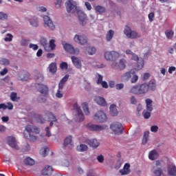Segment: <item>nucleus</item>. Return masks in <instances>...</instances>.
<instances>
[{
	"label": "nucleus",
	"instance_id": "1",
	"mask_svg": "<svg viewBox=\"0 0 176 176\" xmlns=\"http://www.w3.org/2000/svg\"><path fill=\"white\" fill-rule=\"evenodd\" d=\"M41 132V129L35 126L32 125H27L25 126V129L23 132L24 137L27 140H29L30 141H36L38 140V137L32 135V133H34L35 134H39Z\"/></svg>",
	"mask_w": 176,
	"mask_h": 176
},
{
	"label": "nucleus",
	"instance_id": "2",
	"mask_svg": "<svg viewBox=\"0 0 176 176\" xmlns=\"http://www.w3.org/2000/svg\"><path fill=\"white\" fill-rule=\"evenodd\" d=\"M148 91L147 83H143L139 85L133 86L130 90V93H132L133 94H137L138 96L141 94H146Z\"/></svg>",
	"mask_w": 176,
	"mask_h": 176
},
{
	"label": "nucleus",
	"instance_id": "3",
	"mask_svg": "<svg viewBox=\"0 0 176 176\" xmlns=\"http://www.w3.org/2000/svg\"><path fill=\"white\" fill-rule=\"evenodd\" d=\"M73 107L77 113L75 118L76 122H83V120H85V115H83V111H82L78 103H74Z\"/></svg>",
	"mask_w": 176,
	"mask_h": 176
},
{
	"label": "nucleus",
	"instance_id": "4",
	"mask_svg": "<svg viewBox=\"0 0 176 176\" xmlns=\"http://www.w3.org/2000/svg\"><path fill=\"white\" fill-rule=\"evenodd\" d=\"M120 57V54L115 51H107L104 52V58L107 61H113V60H118Z\"/></svg>",
	"mask_w": 176,
	"mask_h": 176
},
{
	"label": "nucleus",
	"instance_id": "5",
	"mask_svg": "<svg viewBox=\"0 0 176 176\" xmlns=\"http://www.w3.org/2000/svg\"><path fill=\"white\" fill-rule=\"evenodd\" d=\"M110 129L113 131L116 134H122L123 133V125H122L120 122H113L111 124Z\"/></svg>",
	"mask_w": 176,
	"mask_h": 176
},
{
	"label": "nucleus",
	"instance_id": "6",
	"mask_svg": "<svg viewBox=\"0 0 176 176\" xmlns=\"http://www.w3.org/2000/svg\"><path fill=\"white\" fill-rule=\"evenodd\" d=\"M111 68H113V69L123 71V69L126 68V60L120 59L118 63L116 62H113L111 64Z\"/></svg>",
	"mask_w": 176,
	"mask_h": 176
},
{
	"label": "nucleus",
	"instance_id": "7",
	"mask_svg": "<svg viewBox=\"0 0 176 176\" xmlns=\"http://www.w3.org/2000/svg\"><path fill=\"white\" fill-rule=\"evenodd\" d=\"M124 34H125L127 38H129L130 39H135V38H140L138 33H137V32L132 31L129 26H126L124 30Z\"/></svg>",
	"mask_w": 176,
	"mask_h": 176
},
{
	"label": "nucleus",
	"instance_id": "8",
	"mask_svg": "<svg viewBox=\"0 0 176 176\" xmlns=\"http://www.w3.org/2000/svg\"><path fill=\"white\" fill-rule=\"evenodd\" d=\"M63 47L65 52H67V53H69L70 54L78 55L80 52L79 48H75L72 45L68 43L63 44Z\"/></svg>",
	"mask_w": 176,
	"mask_h": 176
},
{
	"label": "nucleus",
	"instance_id": "9",
	"mask_svg": "<svg viewBox=\"0 0 176 176\" xmlns=\"http://www.w3.org/2000/svg\"><path fill=\"white\" fill-rule=\"evenodd\" d=\"M74 39L79 45H87V36L85 34H76Z\"/></svg>",
	"mask_w": 176,
	"mask_h": 176
},
{
	"label": "nucleus",
	"instance_id": "10",
	"mask_svg": "<svg viewBox=\"0 0 176 176\" xmlns=\"http://www.w3.org/2000/svg\"><path fill=\"white\" fill-rule=\"evenodd\" d=\"M94 119L98 123H104L107 120V115L104 114V111H99L95 114Z\"/></svg>",
	"mask_w": 176,
	"mask_h": 176
},
{
	"label": "nucleus",
	"instance_id": "11",
	"mask_svg": "<svg viewBox=\"0 0 176 176\" xmlns=\"http://www.w3.org/2000/svg\"><path fill=\"white\" fill-rule=\"evenodd\" d=\"M131 60H134V61H137V66L136 68L137 69H142L144 68V59L140 58L138 56L135 54H133Z\"/></svg>",
	"mask_w": 176,
	"mask_h": 176
},
{
	"label": "nucleus",
	"instance_id": "12",
	"mask_svg": "<svg viewBox=\"0 0 176 176\" xmlns=\"http://www.w3.org/2000/svg\"><path fill=\"white\" fill-rule=\"evenodd\" d=\"M35 87L37 89L39 93L44 94L45 96H47V93H49V87H47L46 85L36 83L35 84Z\"/></svg>",
	"mask_w": 176,
	"mask_h": 176
},
{
	"label": "nucleus",
	"instance_id": "13",
	"mask_svg": "<svg viewBox=\"0 0 176 176\" xmlns=\"http://www.w3.org/2000/svg\"><path fill=\"white\" fill-rule=\"evenodd\" d=\"M7 143L11 148H13L14 149H16V151H19V145H17V141H16V138H14V137L8 136L7 138Z\"/></svg>",
	"mask_w": 176,
	"mask_h": 176
},
{
	"label": "nucleus",
	"instance_id": "14",
	"mask_svg": "<svg viewBox=\"0 0 176 176\" xmlns=\"http://www.w3.org/2000/svg\"><path fill=\"white\" fill-rule=\"evenodd\" d=\"M66 9L68 13L72 11L75 12V10H76V1L68 0L66 3Z\"/></svg>",
	"mask_w": 176,
	"mask_h": 176
},
{
	"label": "nucleus",
	"instance_id": "15",
	"mask_svg": "<svg viewBox=\"0 0 176 176\" xmlns=\"http://www.w3.org/2000/svg\"><path fill=\"white\" fill-rule=\"evenodd\" d=\"M43 20H44V23L45 27H48V28H50V30H52L56 28V26L53 23V21L50 19V17L45 15L43 16Z\"/></svg>",
	"mask_w": 176,
	"mask_h": 176
},
{
	"label": "nucleus",
	"instance_id": "16",
	"mask_svg": "<svg viewBox=\"0 0 176 176\" xmlns=\"http://www.w3.org/2000/svg\"><path fill=\"white\" fill-rule=\"evenodd\" d=\"M73 65L76 67L78 69H80L82 68V60L75 56L71 57Z\"/></svg>",
	"mask_w": 176,
	"mask_h": 176
},
{
	"label": "nucleus",
	"instance_id": "17",
	"mask_svg": "<svg viewBox=\"0 0 176 176\" xmlns=\"http://www.w3.org/2000/svg\"><path fill=\"white\" fill-rule=\"evenodd\" d=\"M89 130L91 131H101L102 130H105L107 129L106 125H96V124H91L89 126Z\"/></svg>",
	"mask_w": 176,
	"mask_h": 176
},
{
	"label": "nucleus",
	"instance_id": "18",
	"mask_svg": "<svg viewBox=\"0 0 176 176\" xmlns=\"http://www.w3.org/2000/svg\"><path fill=\"white\" fill-rule=\"evenodd\" d=\"M41 174L43 175H47L50 176L52 174H53V167L51 166H46L45 168L42 170Z\"/></svg>",
	"mask_w": 176,
	"mask_h": 176
},
{
	"label": "nucleus",
	"instance_id": "19",
	"mask_svg": "<svg viewBox=\"0 0 176 176\" xmlns=\"http://www.w3.org/2000/svg\"><path fill=\"white\" fill-rule=\"evenodd\" d=\"M78 19L82 25H85L87 23V16L83 12L78 14Z\"/></svg>",
	"mask_w": 176,
	"mask_h": 176
},
{
	"label": "nucleus",
	"instance_id": "20",
	"mask_svg": "<svg viewBox=\"0 0 176 176\" xmlns=\"http://www.w3.org/2000/svg\"><path fill=\"white\" fill-rule=\"evenodd\" d=\"M121 175H129L130 174V164H125L123 168L120 170Z\"/></svg>",
	"mask_w": 176,
	"mask_h": 176
},
{
	"label": "nucleus",
	"instance_id": "21",
	"mask_svg": "<svg viewBox=\"0 0 176 176\" xmlns=\"http://www.w3.org/2000/svg\"><path fill=\"white\" fill-rule=\"evenodd\" d=\"M94 101L100 107H105L107 105V101L104 98L100 96H96L94 98Z\"/></svg>",
	"mask_w": 176,
	"mask_h": 176
},
{
	"label": "nucleus",
	"instance_id": "22",
	"mask_svg": "<svg viewBox=\"0 0 176 176\" xmlns=\"http://www.w3.org/2000/svg\"><path fill=\"white\" fill-rule=\"evenodd\" d=\"M152 173L155 176H162L163 175V169L160 167L153 166L152 169Z\"/></svg>",
	"mask_w": 176,
	"mask_h": 176
},
{
	"label": "nucleus",
	"instance_id": "23",
	"mask_svg": "<svg viewBox=\"0 0 176 176\" xmlns=\"http://www.w3.org/2000/svg\"><path fill=\"white\" fill-rule=\"evenodd\" d=\"M147 90L149 91L151 90V91H153L156 90V80H151L148 82L147 84Z\"/></svg>",
	"mask_w": 176,
	"mask_h": 176
},
{
	"label": "nucleus",
	"instance_id": "24",
	"mask_svg": "<svg viewBox=\"0 0 176 176\" xmlns=\"http://www.w3.org/2000/svg\"><path fill=\"white\" fill-rule=\"evenodd\" d=\"M87 143L92 148H97L98 146H100V142H98L96 139L89 140L87 141Z\"/></svg>",
	"mask_w": 176,
	"mask_h": 176
},
{
	"label": "nucleus",
	"instance_id": "25",
	"mask_svg": "<svg viewBox=\"0 0 176 176\" xmlns=\"http://www.w3.org/2000/svg\"><path fill=\"white\" fill-rule=\"evenodd\" d=\"M168 173L169 175L176 176V167L174 164H170L168 166Z\"/></svg>",
	"mask_w": 176,
	"mask_h": 176
},
{
	"label": "nucleus",
	"instance_id": "26",
	"mask_svg": "<svg viewBox=\"0 0 176 176\" xmlns=\"http://www.w3.org/2000/svg\"><path fill=\"white\" fill-rule=\"evenodd\" d=\"M157 157H159V154H157V152L155 150L150 151L148 155V158L150 160H156Z\"/></svg>",
	"mask_w": 176,
	"mask_h": 176
},
{
	"label": "nucleus",
	"instance_id": "27",
	"mask_svg": "<svg viewBox=\"0 0 176 176\" xmlns=\"http://www.w3.org/2000/svg\"><path fill=\"white\" fill-rule=\"evenodd\" d=\"M40 43L44 47L45 50H49V43H47V40L45 38H41Z\"/></svg>",
	"mask_w": 176,
	"mask_h": 176
},
{
	"label": "nucleus",
	"instance_id": "28",
	"mask_svg": "<svg viewBox=\"0 0 176 176\" xmlns=\"http://www.w3.org/2000/svg\"><path fill=\"white\" fill-rule=\"evenodd\" d=\"M152 100L147 98L146 99V111L148 112H152L153 111V107H152Z\"/></svg>",
	"mask_w": 176,
	"mask_h": 176
},
{
	"label": "nucleus",
	"instance_id": "29",
	"mask_svg": "<svg viewBox=\"0 0 176 176\" xmlns=\"http://www.w3.org/2000/svg\"><path fill=\"white\" fill-rule=\"evenodd\" d=\"M131 78V72H127L125 74L121 76V80L122 82H126V80H129Z\"/></svg>",
	"mask_w": 176,
	"mask_h": 176
},
{
	"label": "nucleus",
	"instance_id": "30",
	"mask_svg": "<svg viewBox=\"0 0 176 176\" xmlns=\"http://www.w3.org/2000/svg\"><path fill=\"white\" fill-rule=\"evenodd\" d=\"M82 109L84 111V113L87 116H89L90 115V111H89V104L86 102H84L82 104Z\"/></svg>",
	"mask_w": 176,
	"mask_h": 176
},
{
	"label": "nucleus",
	"instance_id": "31",
	"mask_svg": "<svg viewBox=\"0 0 176 176\" xmlns=\"http://www.w3.org/2000/svg\"><path fill=\"white\" fill-rule=\"evenodd\" d=\"M110 115L111 116H116L118 115V109L115 104H111L110 106Z\"/></svg>",
	"mask_w": 176,
	"mask_h": 176
},
{
	"label": "nucleus",
	"instance_id": "32",
	"mask_svg": "<svg viewBox=\"0 0 176 176\" xmlns=\"http://www.w3.org/2000/svg\"><path fill=\"white\" fill-rule=\"evenodd\" d=\"M49 69L50 72H52V74H56V72H57V65L56 63H52L49 65Z\"/></svg>",
	"mask_w": 176,
	"mask_h": 176
},
{
	"label": "nucleus",
	"instance_id": "33",
	"mask_svg": "<svg viewBox=\"0 0 176 176\" xmlns=\"http://www.w3.org/2000/svg\"><path fill=\"white\" fill-rule=\"evenodd\" d=\"M47 116H48V120L49 121H52V122H57V118H56V116H54V114H53V113L50 112V111H47L46 113Z\"/></svg>",
	"mask_w": 176,
	"mask_h": 176
},
{
	"label": "nucleus",
	"instance_id": "34",
	"mask_svg": "<svg viewBox=\"0 0 176 176\" xmlns=\"http://www.w3.org/2000/svg\"><path fill=\"white\" fill-rule=\"evenodd\" d=\"M113 35H115V32L112 30H109L106 34V40L107 42H109L113 38Z\"/></svg>",
	"mask_w": 176,
	"mask_h": 176
},
{
	"label": "nucleus",
	"instance_id": "35",
	"mask_svg": "<svg viewBox=\"0 0 176 176\" xmlns=\"http://www.w3.org/2000/svg\"><path fill=\"white\" fill-rule=\"evenodd\" d=\"M24 163L27 166H34V164H35V161L32 158L28 157L25 159Z\"/></svg>",
	"mask_w": 176,
	"mask_h": 176
},
{
	"label": "nucleus",
	"instance_id": "36",
	"mask_svg": "<svg viewBox=\"0 0 176 176\" xmlns=\"http://www.w3.org/2000/svg\"><path fill=\"white\" fill-rule=\"evenodd\" d=\"M149 138V131H146L144 133V136L142 140V143L143 144V145H145V144H146V142H148V139Z\"/></svg>",
	"mask_w": 176,
	"mask_h": 176
},
{
	"label": "nucleus",
	"instance_id": "37",
	"mask_svg": "<svg viewBox=\"0 0 176 176\" xmlns=\"http://www.w3.org/2000/svg\"><path fill=\"white\" fill-rule=\"evenodd\" d=\"M95 10L97 13H100V14L102 13H105V8L101 6H96L95 7Z\"/></svg>",
	"mask_w": 176,
	"mask_h": 176
},
{
	"label": "nucleus",
	"instance_id": "38",
	"mask_svg": "<svg viewBox=\"0 0 176 176\" xmlns=\"http://www.w3.org/2000/svg\"><path fill=\"white\" fill-rule=\"evenodd\" d=\"M87 149L88 147L86 146V144H80L77 146V151H78V152H85L87 151Z\"/></svg>",
	"mask_w": 176,
	"mask_h": 176
},
{
	"label": "nucleus",
	"instance_id": "39",
	"mask_svg": "<svg viewBox=\"0 0 176 176\" xmlns=\"http://www.w3.org/2000/svg\"><path fill=\"white\" fill-rule=\"evenodd\" d=\"M30 23L32 27H38V19L36 17L33 16L32 19L30 20Z\"/></svg>",
	"mask_w": 176,
	"mask_h": 176
},
{
	"label": "nucleus",
	"instance_id": "40",
	"mask_svg": "<svg viewBox=\"0 0 176 176\" xmlns=\"http://www.w3.org/2000/svg\"><path fill=\"white\" fill-rule=\"evenodd\" d=\"M165 35L167 39H173V36H174V31L167 30L165 32Z\"/></svg>",
	"mask_w": 176,
	"mask_h": 176
},
{
	"label": "nucleus",
	"instance_id": "41",
	"mask_svg": "<svg viewBox=\"0 0 176 176\" xmlns=\"http://www.w3.org/2000/svg\"><path fill=\"white\" fill-rule=\"evenodd\" d=\"M10 97L12 101H19L20 100V97H17V93L16 92H12Z\"/></svg>",
	"mask_w": 176,
	"mask_h": 176
},
{
	"label": "nucleus",
	"instance_id": "42",
	"mask_svg": "<svg viewBox=\"0 0 176 176\" xmlns=\"http://www.w3.org/2000/svg\"><path fill=\"white\" fill-rule=\"evenodd\" d=\"M72 142V136H68L65 139L64 146H67V145H69Z\"/></svg>",
	"mask_w": 176,
	"mask_h": 176
},
{
	"label": "nucleus",
	"instance_id": "43",
	"mask_svg": "<svg viewBox=\"0 0 176 176\" xmlns=\"http://www.w3.org/2000/svg\"><path fill=\"white\" fill-rule=\"evenodd\" d=\"M56 41L54 39H52L50 41V45H48V47H50L52 50H54L56 49V44L54 43Z\"/></svg>",
	"mask_w": 176,
	"mask_h": 176
},
{
	"label": "nucleus",
	"instance_id": "44",
	"mask_svg": "<svg viewBox=\"0 0 176 176\" xmlns=\"http://www.w3.org/2000/svg\"><path fill=\"white\" fill-rule=\"evenodd\" d=\"M144 119H149L151 118V111L144 110L142 113Z\"/></svg>",
	"mask_w": 176,
	"mask_h": 176
},
{
	"label": "nucleus",
	"instance_id": "45",
	"mask_svg": "<svg viewBox=\"0 0 176 176\" xmlns=\"http://www.w3.org/2000/svg\"><path fill=\"white\" fill-rule=\"evenodd\" d=\"M0 63L3 65H9L10 64V62L7 58H1L0 60Z\"/></svg>",
	"mask_w": 176,
	"mask_h": 176
},
{
	"label": "nucleus",
	"instance_id": "46",
	"mask_svg": "<svg viewBox=\"0 0 176 176\" xmlns=\"http://www.w3.org/2000/svg\"><path fill=\"white\" fill-rule=\"evenodd\" d=\"M47 97V95L41 96L37 100L38 102H46Z\"/></svg>",
	"mask_w": 176,
	"mask_h": 176
},
{
	"label": "nucleus",
	"instance_id": "47",
	"mask_svg": "<svg viewBox=\"0 0 176 176\" xmlns=\"http://www.w3.org/2000/svg\"><path fill=\"white\" fill-rule=\"evenodd\" d=\"M96 53V47H89L88 50V54L90 56H92V54H94Z\"/></svg>",
	"mask_w": 176,
	"mask_h": 176
},
{
	"label": "nucleus",
	"instance_id": "48",
	"mask_svg": "<svg viewBox=\"0 0 176 176\" xmlns=\"http://www.w3.org/2000/svg\"><path fill=\"white\" fill-rule=\"evenodd\" d=\"M0 20H8V14L0 12Z\"/></svg>",
	"mask_w": 176,
	"mask_h": 176
},
{
	"label": "nucleus",
	"instance_id": "49",
	"mask_svg": "<svg viewBox=\"0 0 176 176\" xmlns=\"http://www.w3.org/2000/svg\"><path fill=\"white\" fill-rule=\"evenodd\" d=\"M60 68L61 69H68V63H67L66 62H63L60 65Z\"/></svg>",
	"mask_w": 176,
	"mask_h": 176
},
{
	"label": "nucleus",
	"instance_id": "50",
	"mask_svg": "<svg viewBox=\"0 0 176 176\" xmlns=\"http://www.w3.org/2000/svg\"><path fill=\"white\" fill-rule=\"evenodd\" d=\"M47 152H49V148L47 147H45L43 148V151L41 152V155L43 157H46V155H47Z\"/></svg>",
	"mask_w": 176,
	"mask_h": 176
},
{
	"label": "nucleus",
	"instance_id": "51",
	"mask_svg": "<svg viewBox=\"0 0 176 176\" xmlns=\"http://www.w3.org/2000/svg\"><path fill=\"white\" fill-rule=\"evenodd\" d=\"M13 38V36L10 34H8L7 36L4 38L6 42H12V39Z\"/></svg>",
	"mask_w": 176,
	"mask_h": 176
},
{
	"label": "nucleus",
	"instance_id": "52",
	"mask_svg": "<svg viewBox=\"0 0 176 176\" xmlns=\"http://www.w3.org/2000/svg\"><path fill=\"white\" fill-rule=\"evenodd\" d=\"M29 47L30 49H32L33 50H38V49H39V46H38V45L32 43H30L29 45Z\"/></svg>",
	"mask_w": 176,
	"mask_h": 176
},
{
	"label": "nucleus",
	"instance_id": "53",
	"mask_svg": "<svg viewBox=\"0 0 176 176\" xmlns=\"http://www.w3.org/2000/svg\"><path fill=\"white\" fill-rule=\"evenodd\" d=\"M37 122L38 123H41L43 124L45 123V122H46V120H45V118L41 117L40 116H37Z\"/></svg>",
	"mask_w": 176,
	"mask_h": 176
},
{
	"label": "nucleus",
	"instance_id": "54",
	"mask_svg": "<svg viewBox=\"0 0 176 176\" xmlns=\"http://www.w3.org/2000/svg\"><path fill=\"white\" fill-rule=\"evenodd\" d=\"M68 78H69V75L66 74L60 80V82L65 85V82L68 80Z\"/></svg>",
	"mask_w": 176,
	"mask_h": 176
},
{
	"label": "nucleus",
	"instance_id": "55",
	"mask_svg": "<svg viewBox=\"0 0 176 176\" xmlns=\"http://www.w3.org/2000/svg\"><path fill=\"white\" fill-rule=\"evenodd\" d=\"M157 130H159V126L154 125L151 127V131L152 133H157Z\"/></svg>",
	"mask_w": 176,
	"mask_h": 176
},
{
	"label": "nucleus",
	"instance_id": "56",
	"mask_svg": "<svg viewBox=\"0 0 176 176\" xmlns=\"http://www.w3.org/2000/svg\"><path fill=\"white\" fill-rule=\"evenodd\" d=\"M98 75V81L97 83L98 85H101V83H102V76H101V74H97Z\"/></svg>",
	"mask_w": 176,
	"mask_h": 176
},
{
	"label": "nucleus",
	"instance_id": "57",
	"mask_svg": "<svg viewBox=\"0 0 176 176\" xmlns=\"http://www.w3.org/2000/svg\"><path fill=\"white\" fill-rule=\"evenodd\" d=\"M63 93H61V91L60 89L57 90V92L56 94V97H57V98H63Z\"/></svg>",
	"mask_w": 176,
	"mask_h": 176
},
{
	"label": "nucleus",
	"instance_id": "58",
	"mask_svg": "<svg viewBox=\"0 0 176 176\" xmlns=\"http://www.w3.org/2000/svg\"><path fill=\"white\" fill-rule=\"evenodd\" d=\"M97 160L99 163H104V156L102 155H98Z\"/></svg>",
	"mask_w": 176,
	"mask_h": 176
},
{
	"label": "nucleus",
	"instance_id": "59",
	"mask_svg": "<svg viewBox=\"0 0 176 176\" xmlns=\"http://www.w3.org/2000/svg\"><path fill=\"white\" fill-rule=\"evenodd\" d=\"M123 87H124V85L122 83L117 84L116 85V89L117 90H122V89H123Z\"/></svg>",
	"mask_w": 176,
	"mask_h": 176
},
{
	"label": "nucleus",
	"instance_id": "60",
	"mask_svg": "<svg viewBox=\"0 0 176 176\" xmlns=\"http://www.w3.org/2000/svg\"><path fill=\"white\" fill-rule=\"evenodd\" d=\"M153 19H155V13L151 12L150 14H148L149 21H153Z\"/></svg>",
	"mask_w": 176,
	"mask_h": 176
},
{
	"label": "nucleus",
	"instance_id": "61",
	"mask_svg": "<svg viewBox=\"0 0 176 176\" xmlns=\"http://www.w3.org/2000/svg\"><path fill=\"white\" fill-rule=\"evenodd\" d=\"M45 131H46V137H51L52 133H50V128L49 126L45 128Z\"/></svg>",
	"mask_w": 176,
	"mask_h": 176
},
{
	"label": "nucleus",
	"instance_id": "62",
	"mask_svg": "<svg viewBox=\"0 0 176 176\" xmlns=\"http://www.w3.org/2000/svg\"><path fill=\"white\" fill-rule=\"evenodd\" d=\"M138 80V76L133 75V76L131 78V83H136Z\"/></svg>",
	"mask_w": 176,
	"mask_h": 176
},
{
	"label": "nucleus",
	"instance_id": "63",
	"mask_svg": "<svg viewBox=\"0 0 176 176\" xmlns=\"http://www.w3.org/2000/svg\"><path fill=\"white\" fill-rule=\"evenodd\" d=\"M65 84H64L63 82H61L60 81L58 83V90H63L64 89V85Z\"/></svg>",
	"mask_w": 176,
	"mask_h": 176
},
{
	"label": "nucleus",
	"instance_id": "64",
	"mask_svg": "<svg viewBox=\"0 0 176 176\" xmlns=\"http://www.w3.org/2000/svg\"><path fill=\"white\" fill-rule=\"evenodd\" d=\"M85 6L87 10H90L91 9V5L89 2H85Z\"/></svg>",
	"mask_w": 176,
	"mask_h": 176
}]
</instances>
